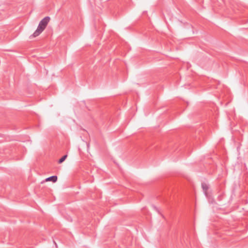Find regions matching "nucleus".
Returning a JSON list of instances; mask_svg holds the SVG:
<instances>
[{
  "mask_svg": "<svg viewBox=\"0 0 248 248\" xmlns=\"http://www.w3.org/2000/svg\"><path fill=\"white\" fill-rule=\"evenodd\" d=\"M50 19V18L49 16H46L42 19L40 22L36 30L32 34V36L33 37L38 36L45 29L49 22Z\"/></svg>",
  "mask_w": 248,
  "mask_h": 248,
  "instance_id": "1",
  "label": "nucleus"
},
{
  "mask_svg": "<svg viewBox=\"0 0 248 248\" xmlns=\"http://www.w3.org/2000/svg\"><path fill=\"white\" fill-rule=\"evenodd\" d=\"M202 189H203L204 194L207 197H208L207 190L209 188V186H208V185L205 183H202Z\"/></svg>",
  "mask_w": 248,
  "mask_h": 248,
  "instance_id": "2",
  "label": "nucleus"
},
{
  "mask_svg": "<svg viewBox=\"0 0 248 248\" xmlns=\"http://www.w3.org/2000/svg\"><path fill=\"white\" fill-rule=\"evenodd\" d=\"M57 180V176H52L46 179V181H52L53 182H56Z\"/></svg>",
  "mask_w": 248,
  "mask_h": 248,
  "instance_id": "3",
  "label": "nucleus"
},
{
  "mask_svg": "<svg viewBox=\"0 0 248 248\" xmlns=\"http://www.w3.org/2000/svg\"><path fill=\"white\" fill-rule=\"evenodd\" d=\"M67 155H63L62 158H61L59 160L58 163L60 164L62 163L65 160V159L67 158Z\"/></svg>",
  "mask_w": 248,
  "mask_h": 248,
  "instance_id": "4",
  "label": "nucleus"
}]
</instances>
